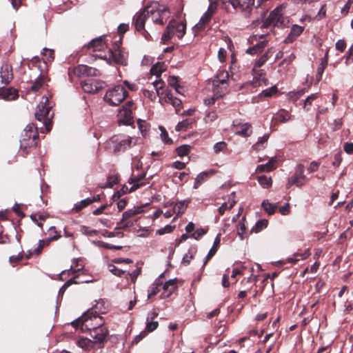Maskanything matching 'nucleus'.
Returning a JSON list of instances; mask_svg holds the SVG:
<instances>
[{
  "mask_svg": "<svg viewBox=\"0 0 353 353\" xmlns=\"http://www.w3.org/2000/svg\"><path fill=\"white\" fill-rule=\"evenodd\" d=\"M156 3H151L147 6L143 11L137 12L133 18L135 29L137 31H145V23L147 18H149L150 14H153L156 8Z\"/></svg>",
  "mask_w": 353,
  "mask_h": 353,
  "instance_id": "7",
  "label": "nucleus"
},
{
  "mask_svg": "<svg viewBox=\"0 0 353 353\" xmlns=\"http://www.w3.org/2000/svg\"><path fill=\"white\" fill-rule=\"evenodd\" d=\"M228 73L225 71L220 72L213 79V92L216 98L223 97L226 92L228 83Z\"/></svg>",
  "mask_w": 353,
  "mask_h": 353,
  "instance_id": "6",
  "label": "nucleus"
},
{
  "mask_svg": "<svg viewBox=\"0 0 353 353\" xmlns=\"http://www.w3.org/2000/svg\"><path fill=\"white\" fill-rule=\"evenodd\" d=\"M152 3H156L157 6L154 13L150 14L149 17H151L152 21L155 23L163 24L164 21H166L169 17L168 9L161 6L157 2H152Z\"/></svg>",
  "mask_w": 353,
  "mask_h": 353,
  "instance_id": "10",
  "label": "nucleus"
},
{
  "mask_svg": "<svg viewBox=\"0 0 353 353\" xmlns=\"http://www.w3.org/2000/svg\"><path fill=\"white\" fill-rule=\"evenodd\" d=\"M175 23L174 34H176L179 39H181L185 34L186 24L183 21H177L176 20Z\"/></svg>",
  "mask_w": 353,
  "mask_h": 353,
  "instance_id": "33",
  "label": "nucleus"
},
{
  "mask_svg": "<svg viewBox=\"0 0 353 353\" xmlns=\"http://www.w3.org/2000/svg\"><path fill=\"white\" fill-rule=\"evenodd\" d=\"M261 207L268 215H272L277 208V203H271L268 199H265L262 201Z\"/></svg>",
  "mask_w": 353,
  "mask_h": 353,
  "instance_id": "34",
  "label": "nucleus"
},
{
  "mask_svg": "<svg viewBox=\"0 0 353 353\" xmlns=\"http://www.w3.org/2000/svg\"><path fill=\"white\" fill-rule=\"evenodd\" d=\"M307 181H303V179L300 178L299 175L294 174L291 179L288 181V186L292 185H295L299 188L302 187Z\"/></svg>",
  "mask_w": 353,
  "mask_h": 353,
  "instance_id": "44",
  "label": "nucleus"
},
{
  "mask_svg": "<svg viewBox=\"0 0 353 353\" xmlns=\"http://www.w3.org/2000/svg\"><path fill=\"white\" fill-rule=\"evenodd\" d=\"M5 86L0 85V97L7 101L16 99L19 96L17 90L12 87L5 88Z\"/></svg>",
  "mask_w": 353,
  "mask_h": 353,
  "instance_id": "17",
  "label": "nucleus"
},
{
  "mask_svg": "<svg viewBox=\"0 0 353 353\" xmlns=\"http://www.w3.org/2000/svg\"><path fill=\"white\" fill-rule=\"evenodd\" d=\"M163 99L165 103H170L175 108L177 113L179 112L180 107L182 104L181 99L174 97V95L170 92H166L165 93Z\"/></svg>",
  "mask_w": 353,
  "mask_h": 353,
  "instance_id": "22",
  "label": "nucleus"
},
{
  "mask_svg": "<svg viewBox=\"0 0 353 353\" xmlns=\"http://www.w3.org/2000/svg\"><path fill=\"white\" fill-rule=\"evenodd\" d=\"M114 153L123 152L135 145L136 139L126 135L113 136L110 140Z\"/></svg>",
  "mask_w": 353,
  "mask_h": 353,
  "instance_id": "3",
  "label": "nucleus"
},
{
  "mask_svg": "<svg viewBox=\"0 0 353 353\" xmlns=\"http://www.w3.org/2000/svg\"><path fill=\"white\" fill-rule=\"evenodd\" d=\"M196 252V247L192 246L189 248L188 253L185 254L182 259V263L186 265L189 264L191 259L194 258V254Z\"/></svg>",
  "mask_w": 353,
  "mask_h": 353,
  "instance_id": "43",
  "label": "nucleus"
},
{
  "mask_svg": "<svg viewBox=\"0 0 353 353\" xmlns=\"http://www.w3.org/2000/svg\"><path fill=\"white\" fill-rule=\"evenodd\" d=\"M159 130L161 131V138L163 143L166 144H170L172 143V140L168 137V132L164 127L159 126Z\"/></svg>",
  "mask_w": 353,
  "mask_h": 353,
  "instance_id": "53",
  "label": "nucleus"
},
{
  "mask_svg": "<svg viewBox=\"0 0 353 353\" xmlns=\"http://www.w3.org/2000/svg\"><path fill=\"white\" fill-rule=\"evenodd\" d=\"M80 232L87 236H94L99 234L98 230L90 229L89 227L85 225H81L80 228Z\"/></svg>",
  "mask_w": 353,
  "mask_h": 353,
  "instance_id": "52",
  "label": "nucleus"
},
{
  "mask_svg": "<svg viewBox=\"0 0 353 353\" xmlns=\"http://www.w3.org/2000/svg\"><path fill=\"white\" fill-rule=\"evenodd\" d=\"M271 55V49H269L258 60L256 61L253 68H259L261 67L268 61Z\"/></svg>",
  "mask_w": 353,
  "mask_h": 353,
  "instance_id": "42",
  "label": "nucleus"
},
{
  "mask_svg": "<svg viewBox=\"0 0 353 353\" xmlns=\"http://www.w3.org/2000/svg\"><path fill=\"white\" fill-rule=\"evenodd\" d=\"M192 123V121L188 119L183 120L182 121H180L178 123V124L176 125L175 130L176 131H181L185 130L190 124Z\"/></svg>",
  "mask_w": 353,
  "mask_h": 353,
  "instance_id": "55",
  "label": "nucleus"
},
{
  "mask_svg": "<svg viewBox=\"0 0 353 353\" xmlns=\"http://www.w3.org/2000/svg\"><path fill=\"white\" fill-rule=\"evenodd\" d=\"M97 305L94 307L89 309L84 313L83 323L82 325V331H89L94 330L99 325H103V320L97 311Z\"/></svg>",
  "mask_w": 353,
  "mask_h": 353,
  "instance_id": "2",
  "label": "nucleus"
},
{
  "mask_svg": "<svg viewBox=\"0 0 353 353\" xmlns=\"http://www.w3.org/2000/svg\"><path fill=\"white\" fill-rule=\"evenodd\" d=\"M176 281V279H173L165 283L163 287V292L161 295V298H168L175 291L177 288Z\"/></svg>",
  "mask_w": 353,
  "mask_h": 353,
  "instance_id": "20",
  "label": "nucleus"
},
{
  "mask_svg": "<svg viewBox=\"0 0 353 353\" xmlns=\"http://www.w3.org/2000/svg\"><path fill=\"white\" fill-rule=\"evenodd\" d=\"M128 92L122 85L109 88L103 97L104 101L112 106L119 105L128 97Z\"/></svg>",
  "mask_w": 353,
  "mask_h": 353,
  "instance_id": "1",
  "label": "nucleus"
},
{
  "mask_svg": "<svg viewBox=\"0 0 353 353\" xmlns=\"http://www.w3.org/2000/svg\"><path fill=\"white\" fill-rule=\"evenodd\" d=\"M217 4L215 1H210L208 10L201 17L198 23L194 26L195 32L201 31L205 26L211 20L212 15L216 12Z\"/></svg>",
  "mask_w": 353,
  "mask_h": 353,
  "instance_id": "9",
  "label": "nucleus"
},
{
  "mask_svg": "<svg viewBox=\"0 0 353 353\" xmlns=\"http://www.w3.org/2000/svg\"><path fill=\"white\" fill-rule=\"evenodd\" d=\"M175 20L172 19L170 21L166 29L161 37V41L164 43L170 41L172 37L174 35V26Z\"/></svg>",
  "mask_w": 353,
  "mask_h": 353,
  "instance_id": "23",
  "label": "nucleus"
},
{
  "mask_svg": "<svg viewBox=\"0 0 353 353\" xmlns=\"http://www.w3.org/2000/svg\"><path fill=\"white\" fill-rule=\"evenodd\" d=\"M245 217H243L241 220L239 222L236 230H237V234L239 236L240 239L242 241L245 237H247L248 234V232L246 230V225L245 224Z\"/></svg>",
  "mask_w": 353,
  "mask_h": 353,
  "instance_id": "31",
  "label": "nucleus"
},
{
  "mask_svg": "<svg viewBox=\"0 0 353 353\" xmlns=\"http://www.w3.org/2000/svg\"><path fill=\"white\" fill-rule=\"evenodd\" d=\"M50 107L46 106L43 103L38 105L37 110L35 112V117L38 121H43L46 125V130L49 131L50 130V123L49 121V113Z\"/></svg>",
  "mask_w": 353,
  "mask_h": 353,
  "instance_id": "11",
  "label": "nucleus"
},
{
  "mask_svg": "<svg viewBox=\"0 0 353 353\" xmlns=\"http://www.w3.org/2000/svg\"><path fill=\"white\" fill-rule=\"evenodd\" d=\"M42 54L46 56L45 61H52L54 59L53 51L48 48H43Z\"/></svg>",
  "mask_w": 353,
  "mask_h": 353,
  "instance_id": "64",
  "label": "nucleus"
},
{
  "mask_svg": "<svg viewBox=\"0 0 353 353\" xmlns=\"http://www.w3.org/2000/svg\"><path fill=\"white\" fill-rule=\"evenodd\" d=\"M253 72V80H252V84L254 86L257 85H261V83H263L265 85H268V79L265 77V72L263 70H260L256 68H252Z\"/></svg>",
  "mask_w": 353,
  "mask_h": 353,
  "instance_id": "18",
  "label": "nucleus"
},
{
  "mask_svg": "<svg viewBox=\"0 0 353 353\" xmlns=\"http://www.w3.org/2000/svg\"><path fill=\"white\" fill-rule=\"evenodd\" d=\"M304 166L302 164H299L296 166V172L294 174L300 176V178L303 181H307V178L303 174Z\"/></svg>",
  "mask_w": 353,
  "mask_h": 353,
  "instance_id": "63",
  "label": "nucleus"
},
{
  "mask_svg": "<svg viewBox=\"0 0 353 353\" xmlns=\"http://www.w3.org/2000/svg\"><path fill=\"white\" fill-rule=\"evenodd\" d=\"M85 316H84V313H83L80 317L72 321L71 323L72 326L74 327L75 328H77L80 326L81 330H82V325L83 323V318H85Z\"/></svg>",
  "mask_w": 353,
  "mask_h": 353,
  "instance_id": "62",
  "label": "nucleus"
},
{
  "mask_svg": "<svg viewBox=\"0 0 353 353\" xmlns=\"http://www.w3.org/2000/svg\"><path fill=\"white\" fill-rule=\"evenodd\" d=\"M110 57L113 59V61L121 65L126 64V53L123 52L122 50L119 49V46L118 44H115L114 50H110Z\"/></svg>",
  "mask_w": 353,
  "mask_h": 353,
  "instance_id": "16",
  "label": "nucleus"
},
{
  "mask_svg": "<svg viewBox=\"0 0 353 353\" xmlns=\"http://www.w3.org/2000/svg\"><path fill=\"white\" fill-rule=\"evenodd\" d=\"M252 132V126L248 123L239 124L236 125L235 127V134L241 135L244 137H248L251 135Z\"/></svg>",
  "mask_w": 353,
  "mask_h": 353,
  "instance_id": "21",
  "label": "nucleus"
},
{
  "mask_svg": "<svg viewBox=\"0 0 353 353\" xmlns=\"http://www.w3.org/2000/svg\"><path fill=\"white\" fill-rule=\"evenodd\" d=\"M207 230L203 228L197 229L194 233L190 234V237L198 240L200 237L205 234Z\"/></svg>",
  "mask_w": 353,
  "mask_h": 353,
  "instance_id": "60",
  "label": "nucleus"
},
{
  "mask_svg": "<svg viewBox=\"0 0 353 353\" xmlns=\"http://www.w3.org/2000/svg\"><path fill=\"white\" fill-rule=\"evenodd\" d=\"M145 177V173L141 172L137 176H134L133 174L129 178L128 183L132 184V187L129 189V192H132L139 189L145 183L142 182V180Z\"/></svg>",
  "mask_w": 353,
  "mask_h": 353,
  "instance_id": "19",
  "label": "nucleus"
},
{
  "mask_svg": "<svg viewBox=\"0 0 353 353\" xmlns=\"http://www.w3.org/2000/svg\"><path fill=\"white\" fill-rule=\"evenodd\" d=\"M303 31V28L298 25H293L290 32L285 38V43H291L294 41L298 36H299Z\"/></svg>",
  "mask_w": 353,
  "mask_h": 353,
  "instance_id": "25",
  "label": "nucleus"
},
{
  "mask_svg": "<svg viewBox=\"0 0 353 353\" xmlns=\"http://www.w3.org/2000/svg\"><path fill=\"white\" fill-rule=\"evenodd\" d=\"M36 128L33 123L28 124L24 128L23 140H29L30 139H32L34 141L38 137L37 132H34V129Z\"/></svg>",
  "mask_w": 353,
  "mask_h": 353,
  "instance_id": "29",
  "label": "nucleus"
},
{
  "mask_svg": "<svg viewBox=\"0 0 353 353\" xmlns=\"http://www.w3.org/2000/svg\"><path fill=\"white\" fill-rule=\"evenodd\" d=\"M134 107V103L132 101H128L125 105L122 106L119 110L118 117L119 123L126 125H131L134 122L132 117V109Z\"/></svg>",
  "mask_w": 353,
  "mask_h": 353,
  "instance_id": "8",
  "label": "nucleus"
},
{
  "mask_svg": "<svg viewBox=\"0 0 353 353\" xmlns=\"http://www.w3.org/2000/svg\"><path fill=\"white\" fill-rule=\"evenodd\" d=\"M293 116L290 115L287 110L283 109L279 110L273 117V119L278 122L285 123L288 121L292 120Z\"/></svg>",
  "mask_w": 353,
  "mask_h": 353,
  "instance_id": "27",
  "label": "nucleus"
},
{
  "mask_svg": "<svg viewBox=\"0 0 353 353\" xmlns=\"http://www.w3.org/2000/svg\"><path fill=\"white\" fill-rule=\"evenodd\" d=\"M222 3L226 5L227 3L236 11L240 12L245 17L250 15L254 8L255 0H221Z\"/></svg>",
  "mask_w": 353,
  "mask_h": 353,
  "instance_id": "5",
  "label": "nucleus"
},
{
  "mask_svg": "<svg viewBox=\"0 0 353 353\" xmlns=\"http://www.w3.org/2000/svg\"><path fill=\"white\" fill-rule=\"evenodd\" d=\"M190 150V146L189 145H183L178 147L176 150L177 154L180 157H185L188 154Z\"/></svg>",
  "mask_w": 353,
  "mask_h": 353,
  "instance_id": "49",
  "label": "nucleus"
},
{
  "mask_svg": "<svg viewBox=\"0 0 353 353\" xmlns=\"http://www.w3.org/2000/svg\"><path fill=\"white\" fill-rule=\"evenodd\" d=\"M318 98V93H314L310 95H309L304 101V109L306 111H309L310 108H307V106H310L312 105V103L313 101L316 99Z\"/></svg>",
  "mask_w": 353,
  "mask_h": 353,
  "instance_id": "51",
  "label": "nucleus"
},
{
  "mask_svg": "<svg viewBox=\"0 0 353 353\" xmlns=\"http://www.w3.org/2000/svg\"><path fill=\"white\" fill-rule=\"evenodd\" d=\"M268 41L266 40L261 41L255 44L254 46L249 48L246 50V53L250 54H256L260 53L267 46Z\"/></svg>",
  "mask_w": 353,
  "mask_h": 353,
  "instance_id": "30",
  "label": "nucleus"
},
{
  "mask_svg": "<svg viewBox=\"0 0 353 353\" xmlns=\"http://www.w3.org/2000/svg\"><path fill=\"white\" fill-rule=\"evenodd\" d=\"M88 48H92L94 51H101L106 48L105 43L103 42L101 37L93 39L88 45Z\"/></svg>",
  "mask_w": 353,
  "mask_h": 353,
  "instance_id": "26",
  "label": "nucleus"
},
{
  "mask_svg": "<svg viewBox=\"0 0 353 353\" xmlns=\"http://www.w3.org/2000/svg\"><path fill=\"white\" fill-rule=\"evenodd\" d=\"M169 85L174 88L175 90L177 89H182V87L178 84V77L175 76H171L168 80Z\"/></svg>",
  "mask_w": 353,
  "mask_h": 353,
  "instance_id": "57",
  "label": "nucleus"
},
{
  "mask_svg": "<svg viewBox=\"0 0 353 353\" xmlns=\"http://www.w3.org/2000/svg\"><path fill=\"white\" fill-rule=\"evenodd\" d=\"M92 243L96 246L102 247L108 250H121L122 248L121 245H112L101 241H92Z\"/></svg>",
  "mask_w": 353,
  "mask_h": 353,
  "instance_id": "45",
  "label": "nucleus"
},
{
  "mask_svg": "<svg viewBox=\"0 0 353 353\" xmlns=\"http://www.w3.org/2000/svg\"><path fill=\"white\" fill-rule=\"evenodd\" d=\"M189 201L183 200L176 203L173 208V212L176 214V217L181 216L185 211Z\"/></svg>",
  "mask_w": 353,
  "mask_h": 353,
  "instance_id": "32",
  "label": "nucleus"
},
{
  "mask_svg": "<svg viewBox=\"0 0 353 353\" xmlns=\"http://www.w3.org/2000/svg\"><path fill=\"white\" fill-rule=\"evenodd\" d=\"M208 173L205 172H203L200 174H199L195 179V181L193 185V188L194 189H196L199 187L201 184H202L208 177Z\"/></svg>",
  "mask_w": 353,
  "mask_h": 353,
  "instance_id": "46",
  "label": "nucleus"
},
{
  "mask_svg": "<svg viewBox=\"0 0 353 353\" xmlns=\"http://www.w3.org/2000/svg\"><path fill=\"white\" fill-rule=\"evenodd\" d=\"M268 224L267 219H261L256 222L255 225L252 228L250 234L254 232L259 233L263 229L266 228Z\"/></svg>",
  "mask_w": 353,
  "mask_h": 353,
  "instance_id": "35",
  "label": "nucleus"
},
{
  "mask_svg": "<svg viewBox=\"0 0 353 353\" xmlns=\"http://www.w3.org/2000/svg\"><path fill=\"white\" fill-rule=\"evenodd\" d=\"M158 325V321H153L149 320V317H147L145 329L147 330L148 332H152L155 330L157 328Z\"/></svg>",
  "mask_w": 353,
  "mask_h": 353,
  "instance_id": "54",
  "label": "nucleus"
},
{
  "mask_svg": "<svg viewBox=\"0 0 353 353\" xmlns=\"http://www.w3.org/2000/svg\"><path fill=\"white\" fill-rule=\"evenodd\" d=\"M108 331L106 327L103 325H99L90 332V337L92 339L93 343H103L107 337Z\"/></svg>",
  "mask_w": 353,
  "mask_h": 353,
  "instance_id": "13",
  "label": "nucleus"
},
{
  "mask_svg": "<svg viewBox=\"0 0 353 353\" xmlns=\"http://www.w3.org/2000/svg\"><path fill=\"white\" fill-rule=\"evenodd\" d=\"M227 144L224 141H220L216 143L213 146V150L214 153L217 154L221 151H223L225 148H226Z\"/></svg>",
  "mask_w": 353,
  "mask_h": 353,
  "instance_id": "59",
  "label": "nucleus"
},
{
  "mask_svg": "<svg viewBox=\"0 0 353 353\" xmlns=\"http://www.w3.org/2000/svg\"><path fill=\"white\" fill-rule=\"evenodd\" d=\"M327 57H325L321 59L320 65H319L317 68V72L316 74V80L317 82H319L321 79H322V76L323 74V71L325 68L327 67Z\"/></svg>",
  "mask_w": 353,
  "mask_h": 353,
  "instance_id": "37",
  "label": "nucleus"
},
{
  "mask_svg": "<svg viewBox=\"0 0 353 353\" xmlns=\"http://www.w3.org/2000/svg\"><path fill=\"white\" fill-rule=\"evenodd\" d=\"M163 84L164 83L161 79H157L153 82V86L156 90L157 94L160 97L159 102H161V97L163 94V92H161V90H162L163 88Z\"/></svg>",
  "mask_w": 353,
  "mask_h": 353,
  "instance_id": "47",
  "label": "nucleus"
},
{
  "mask_svg": "<svg viewBox=\"0 0 353 353\" xmlns=\"http://www.w3.org/2000/svg\"><path fill=\"white\" fill-rule=\"evenodd\" d=\"M12 79V66L8 63L3 64L0 69V85H6Z\"/></svg>",
  "mask_w": 353,
  "mask_h": 353,
  "instance_id": "15",
  "label": "nucleus"
},
{
  "mask_svg": "<svg viewBox=\"0 0 353 353\" xmlns=\"http://www.w3.org/2000/svg\"><path fill=\"white\" fill-rule=\"evenodd\" d=\"M288 23L289 19L287 17L283 16L282 8L277 7L270 12L263 26L283 28L286 27Z\"/></svg>",
  "mask_w": 353,
  "mask_h": 353,
  "instance_id": "4",
  "label": "nucleus"
},
{
  "mask_svg": "<svg viewBox=\"0 0 353 353\" xmlns=\"http://www.w3.org/2000/svg\"><path fill=\"white\" fill-rule=\"evenodd\" d=\"M75 75L81 77L86 76H97L99 73L96 68L90 67L86 65H79L73 69Z\"/></svg>",
  "mask_w": 353,
  "mask_h": 353,
  "instance_id": "14",
  "label": "nucleus"
},
{
  "mask_svg": "<svg viewBox=\"0 0 353 353\" xmlns=\"http://www.w3.org/2000/svg\"><path fill=\"white\" fill-rule=\"evenodd\" d=\"M81 85L83 92L89 94H95L103 88L101 82L93 79L85 80Z\"/></svg>",
  "mask_w": 353,
  "mask_h": 353,
  "instance_id": "12",
  "label": "nucleus"
},
{
  "mask_svg": "<svg viewBox=\"0 0 353 353\" xmlns=\"http://www.w3.org/2000/svg\"><path fill=\"white\" fill-rule=\"evenodd\" d=\"M165 70V66L164 64L161 63H157L153 65L150 68V73L154 74L157 77H159L163 72Z\"/></svg>",
  "mask_w": 353,
  "mask_h": 353,
  "instance_id": "39",
  "label": "nucleus"
},
{
  "mask_svg": "<svg viewBox=\"0 0 353 353\" xmlns=\"http://www.w3.org/2000/svg\"><path fill=\"white\" fill-rule=\"evenodd\" d=\"M270 137V134L267 133L263 134L262 137H259L257 142L252 145L254 150H259L265 148L264 143H265Z\"/></svg>",
  "mask_w": 353,
  "mask_h": 353,
  "instance_id": "41",
  "label": "nucleus"
},
{
  "mask_svg": "<svg viewBox=\"0 0 353 353\" xmlns=\"http://www.w3.org/2000/svg\"><path fill=\"white\" fill-rule=\"evenodd\" d=\"M310 255V253L307 250H305L303 253H295L292 256L288 257L287 259V261L291 263L292 264H295L300 259H304L307 258Z\"/></svg>",
  "mask_w": 353,
  "mask_h": 353,
  "instance_id": "38",
  "label": "nucleus"
},
{
  "mask_svg": "<svg viewBox=\"0 0 353 353\" xmlns=\"http://www.w3.org/2000/svg\"><path fill=\"white\" fill-rule=\"evenodd\" d=\"M143 206L134 207L132 209H128L125 211L122 214L121 222L128 220L134 216L139 214L143 212Z\"/></svg>",
  "mask_w": 353,
  "mask_h": 353,
  "instance_id": "28",
  "label": "nucleus"
},
{
  "mask_svg": "<svg viewBox=\"0 0 353 353\" xmlns=\"http://www.w3.org/2000/svg\"><path fill=\"white\" fill-rule=\"evenodd\" d=\"M44 80H45L44 77H39L37 79V80L35 81V82L30 86L28 92H30V91L34 92H37L42 86V85L44 82Z\"/></svg>",
  "mask_w": 353,
  "mask_h": 353,
  "instance_id": "48",
  "label": "nucleus"
},
{
  "mask_svg": "<svg viewBox=\"0 0 353 353\" xmlns=\"http://www.w3.org/2000/svg\"><path fill=\"white\" fill-rule=\"evenodd\" d=\"M161 285L162 282L159 279H157L148 290V299L155 296L159 292V286Z\"/></svg>",
  "mask_w": 353,
  "mask_h": 353,
  "instance_id": "36",
  "label": "nucleus"
},
{
  "mask_svg": "<svg viewBox=\"0 0 353 353\" xmlns=\"http://www.w3.org/2000/svg\"><path fill=\"white\" fill-rule=\"evenodd\" d=\"M108 267H109V271L110 272H112L114 275H116L117 276H121L125 272V271L117 268L114 265L110 264L108 265Z\"/></svg>",
  "mask_w": 353,
  "mask_h": 353,
  "instance_id": "61",
  "label": "nucleus"
},
{
  "mask_svg": "<svg viewBox=\"0 0 353 353\" xmlns=\"http://www.w3.org/2000/svg\"><path fill=\"white\" fill-rule=\"evenodd\" d=\"M277 159L276 157H272L266 163L259 165L256 169V172H270L276 168Z\"/></svg>",
  "mask_w": 353,
  "mask_h": 353,
  "instance_id": "24",
  "label": "nucleus"
},
{
  "mask_svg": "<svg viewBox=\"0 0 353 353\" xmlns=\"http://www.w3.org/2000/svg\"><path fill=\"white\" fill-rule=\"evenodd\" d=\"M257 181L263 188H268L272 185V178L268 177L266 175L259 176L257 177Z\"/></svg>",
  "mask_w": 353,
  "mask_h": 353,
  "instance_id": "40",
  "label": "nucleus"
},
{
  "mask_svg": "<svg viewBox=\"0 0 353 353\" xmlns=\"http://www.w3.org/2000/svg\"><path fill=\"white\" fill-rule=\"evenodd\" d=\"M277 92V88L275 85H273L270 87V88L263 90L261 95L265 97H270L274 94Z\"/></svg>",
  "mask_w": 353,
  "mask_h": 353,
  "instance_id": "58",
  "label": "nucleus"
},
{
  "mask_svg": "<svg viewBox=\"0 0 353 353\" xmlns=\"http://www.w3.org/2000/svg\"><path fill=\"white\" fill-rule=\"evenodd\" d=\"M90 204V198H87V199L81 200L79 203H76L73 208V210H74L77 212H78Z\"/></svg>",
  "mask_w": 353,
  "mask_h": 353,
  "instance_id": "50",
  "label": "nucleus"
},
{
  "mask_svg": "<svg viewBox=\"0 0 353 353\" xmlns=\"http://www.w3.org/2000/svg\"><path fill=\"white\" fill-rule=\"evenodd\" d=\"M23 257V250H19V253L17 255H12L9 257V261L11 264H14L20 261Z\"/></svg>",
  "mask_w": 353,
  "mask_h": 353,
  "instance_id": "56",
  "label": "nucleus"
}]
</instances>
